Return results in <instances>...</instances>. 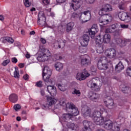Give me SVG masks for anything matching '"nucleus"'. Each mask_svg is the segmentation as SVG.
Returning <instances> with one entry per match:
<instances>
[{"instance_id":"obj_1","label":"nucleus","mask_w":131,"mask_h":131,"mask_svg":"<svg viewBox=\"0 0 131 131\" xmlns=\"http://www.w3.org/2000/svg\"><path fill=\"white\" fill-rule=\"evenodd\" d=\"M88 86L95 92H99L100 88L102 86V82L99 78H93L88 82Z\"/></svg>"},{"instance_id":"obj_2","label":"nucleus","mask_w":131,"mask_h":131,"mask_svg":"<svg viewBox=\"0 0 131 131\" xmlns=\"http://www.w3.org/2000/svg\"><path fill=\"white\" fill-rule=\"evenodd\" d=\"M40 52L41 53L39 54L37 57L38 61L40 62L41 61H48L51 57V52L48 49L45 48H41L39 49Z\"/></svg>"},{"instance_id":"obj_3","label":"nucleus","mask_w":131,"mask_h":131,"mask_svg":"<svg viewBox=\"0 0 131 131\" xmlns=\"http://www.w3.org/2000/svg\"><path fill=\"white\" fill-rule=\"evenodd\" d=\"M66 110L69 113H71L72 116H77L79 114L77 107L73 103H68L66 104Z\"/></svg>"},{"instance_id":"obj_4","label":"nucleus","mask_w":131,"mask_h":131,"mask_svg":"<svg viewBox=\"0 0 131 131\" xmlns=\"http://www.w3.org/2000/svg\"><path fill=\"white\" fill-rule=\"evenodd\" d=\"M101 16L99 18V22L102 25H100V27H104V25H107L108 23H109V18H111V15L108 14H103V15H100Z\"/></svg>"},{"instance_id":"obj_5","label":"nucleus","mask_w":131,"mask_h":131,"mask_svg":"<svg viewBox=\"0 0 131 131\" xmlns=\"http://www.w3.org/2000/svg\"><path fill=\"white\" fill-rule=\"evenodd\" d=\"M79 19L80 21H82L83 23H85L88 21L91 20V11L88 10L84 11L83 13L81 12V16L79 17Z\"/></svg>"},{"instance_id":"obj_6","label":"nucleus","mask_w":131,"mask_h":131,"mask_svg":"<svg viewBox=\"0 0 131 131\" xmlns=\"http://www.w3.org/2000/svg\"><path fill=\"white\" fill-rule=\"evenodd\" d=\"M118 17L121 21H124L126 23H128L130 21V16L128 12H120L118 15Z\"/></svg>"},{"instance_id":"obj_7","label":"nucleus","mask_w":131,"mask_h":131,"mask_svg":"<svg viewBox=\"0 0 131 131\" xmlns=\"http://www.w3.org/2000/svg\"><path fill=\"white\" fill-rule=\"evenodd\" d=\"M112 11V6L109 4H105L99 10V15H106V12H110Z\"/></svg>"},{"instance_id":"obj_8","label":"nucleus","mask_w":131,"mask_h":131,"mask_svg":"<svg viewBox=\"0 0 131 131\" xmlns=\"http://www.w3.org/2000/svg\"><path fill=\"white\" fill-rule=\"evenodd\" d=\"M90 75V74L88 72V71L84 70L82 73H78L77 74L76 79H78V80L81 81V80H84V79H85L86 77H89Z\"/></svg>"},{"instance_id":"obj_9","label":"nucleus","mask_w":131,"mask_h":131,"mask_svg":"<svg viewBox=\"0 0 131 131\" xmlns=\"http://www.w3.org/2000/svg\"><path fill=\"white\" fill-rule=\"evenodd\" d=\"M99 29L96 24H94L91 29L88 30V33L91 38H95V34L98 32Z\"/></svg>"},{"instance_id":"obj_10","label":"nucleus","mask_w":131,"mask_h":131,"mask_svg":"<svg viewBox=\"0 0 131 131\" xmlns=\"http://www.w3.org/2000/svg\"><path fill=\"white\" fill-rule=\"evenodd\" d=\"M82 5V0H72V3L71 5V7L73 8L74 11H77Z\"/></svg>"},{"instance_id":"obj_11","label":"nucleus","mask_w":131,"mask_h":131,"mask_svg":"<svg viewBox=\"0 0 131 131\" xmlns=\"http://www.w3.org/2000/svg\"><path fill=\"white\" fill-rule=\"evenodd\" d=\"M105 55L110 59H113L116 57V50L113 48L108 49L105 52Z\"/></svg>"},{"instance_id":"obj_12","label":"nucleus","mask_w":131,"mask_h":131,"mask_svg":"<svg viewBox=\"0 0 131 131\" xmlns=\"http://www.w3.org/2000/svg\"><path fill=\"white\" fill-rule=\"evenodd\" d=\"M104 103H107L106 106L108 109H112L114 107V101L110 96L105 97Z\"/></svg>"},{"instance_id":"obj_13","label":"nucleus","mask_w":131,"mask_h":131,"mask_svg":"<svg viewBox=\"0 0 131 131\" xmlns=\"http://www.w3.org/2000/svg\"><path fill=\"white\" fill-rule=\"evenodd\" d=\"M104 127L105 129L107 130H112V127L113 126V122L111 121L110 119H105V121H104Z\"/></svg>"},{"instance_id":"obj_14","label":"nucleus","mask_w":131,"mask_h":131,"mask_svg":"<svg viewBox=\"0 0 131 131\" xmlns=\"http://www.w3.org/2000/svg\"><path fill=\"white\" fill-rule=\"evenodd\" d=\"M89 35H90L89 32L83 35V40L81 42V46H82V47H87L89 45V41H90V36Z\"/></svg>"},{"instance_id":"obj_15","label":"nucleus","mask_w":131,"mask_h":131,"mask_svg":"<svg viewBox=\"0 0 131 131\" xmlns=\"http://www.w3.org/2000/svg\"><path fill=\"white\" fill-rule=\"evenodd\" d=\"M47 100L48 101V103H47L46 105H45V104H43L41 105V107L44 110H47L48 108L49 107H51V106H53L54 104H55V100L53 99V98L51 97H47Z\"/></svg>"},{"instance_id":"obj_16","label":"nucleus","mask_w":131,"mask_h":131,"mask_svg":"<svg viewBox=\"0 0 131 131\" xmlns=\"http://www.w3.org/2000/svg\"><path fill=\"white\" fill-rule=\"evenodd\" d=\"M47 91L52 97H55L57 95V89L54 86L48 85Z\"/></svg>"},{"instance_id":"obj_17","label":"nucleus","mask_w":131,"mask_h":131,"mask_svg":"<svg viewBox=\"0 0 131 131\" xmlns=\"http://www.w3.org/2000/svg\"><path fill=\"white\" fill-rule=\"evenodd\" d=\"M124 69V66L121 61H120L115 66V70L117 73H119Z\"/></svg>"},{"instance_id":"obj_18","label":"nucleus","mask_w":131,"mask_h":131,"mask_svg":"<svg viewBox=\"0 0 131 131\" xmlns=\"http://www.w3.org/2000/svg\"><path fill=\"white\" fill-rule=\"evenodd\" d=\"M45 75L47 76H51L52 75V71L48 68V66L45 67L42 71V77L45 78Z\"/></svg>"},{"instance_id":"obj_19","label":"nucleus","mask_w":131,"mask_h":131,"mask_svg":"<svg viewBox=\"0 0 131 131\" xmlns=\"http://www.w3.org/2000/svg\"><path fill=\"white\" fill-rule=\"evenodd\" d=\"M93 121L97 125H103L104 124V119L102 117H94Z\"/></svg>"},{"instance_id":"obj_20","label":"nucleus","mask_w":131,"mask_h":131,"mask_svg":"<svg viewBox=\"0 0 131 131\" xmlns=\"http://www.w3.org/2000/svg\"><path fill=\"white\" fill-rule=\"evenodd\" d=\"M102 40L105 43H109L111 40V36L109 34H102Z\"/></svg>"},{"instance_id":"obj_21","label":"nucleus","mask_w":131,"mask_h":131,"mask_svg":"<svg viewBox=\"0 0 131 131\" xmlns=\"http://www.w3.org/2000/svg\"><path fill=\"white\" fill-rule=\"evenodd\" d=\"M67 126L72 130H77L78 129V126L74 123L68 122L67 123Z\"/></svg>"},{"instance_id":"obj_22","label":"nucleus","mask_w":131,"mask_h":131,"mask_svg":"<svg viewBox=\"0 0 131 131\" xmlns=\"http://www.w3.org/2000/svg\"><path fill=\"white\" fill-rule=\"evenodd\" d=\"M9 99L11 103H16L18 101V95L16 94H12L9 96Z\"/></svg>"},{"instance_id":"obj_23","label":"nucleus","mask_w":131,"mask_h":131,"mask_svg":"<svg viewBox=\"0 0 131 131\" xmlns=\"http://www.w3.org/2000/svg\"><path fill=\"white\" fill-rule=\"evenodd\" d=\"M90 63L91 62L90 61V59H89V57H83L81 59V65L82 66H88Z\"/></svg>"},{"instance_id":"obj_24","label":"nucleus","mask_w":131,"mask_h":131,"mask_svg":"<svg viewBox=\"0 0 131 131\" xmlns=\"http://www.w3.org/2000/svg\"><path fill=\"white\" fill-rule=\"evenodd\" d=\"M120 89H121V91L124 94H128V93L130 92L129 88L124 84H122L120 85Z\"/></svg>"},{"instance_id":"obj_25","label":"nucleus","mask_w":131,"mask_h":131,"mask_svg":"<svg viewBox=\"0 0 131 131\" xmlns=\"http://www.w3.org/2000/svg\"><path fill=\"white\" fill-rule=\"evenodd\" d=\"M97 67L100 70H107L108 69V64L102 63L101 62L97 63Z\"/></svg>"},{"instance_id":"obj_26","label":"nucleus","mask_w":131,"mask_h":131,"mask_svg":"<svg viewBox=\"0 0 131 131\" xmlns=\"http://www.w3.org/2000/svg\"><path fill=\"white\" fill-rule=\"evenodd\" d=\"M95 40L96 45H101L103 43V38L102 37V33H101L99 36H96L95 38Z\"/></svg>"},{"instance_id":"obj_27","label":"nucleus","mask_w":131,"mask_h":131,"mask_svg":"<svg viewBox=\"0 0 131 131\" xmlns=\"http://www.w3.org/2000/svg\"><path fill=\"white\" fill-rule=\"evenodd\" d=\"M41 20H47L46 18V16H45V13L43 12L40 11L38 15V24H39V21H41Z\"/></svg>"},{"instance_id":"obj_28","label":"nucleus","mask_w":131,"mask_h":131,"mask_svg":"<svg viewBox=\"0 0 131 131\" xmlns=\"http://www.w3.org/2000/svg\"><path fill=\"white\" fill-rule=\"evenodd\" d=\"M74 26V23L73 22H70L67 25L66 31L67 32H70L73 29Z\"/></svg>"},{"instance_id":"obj_29","label":"nucleus","mask_w":131,"mask_h":131,"mask_svg":"<svg viewBox=\"0 0 131 131\" xmlns=\"http://www.w3.org/2000/svg\"><path fill=\"white\" fill-rule=\"evenodd\" d=\"M55 69L57 71H61L63 69V64L60 62H56L55 64Z\"/></svg>"},{"instance_id":"obj_30","label":"nucleus","mask_w":131,"mask_h":131,"mask_svg":"<svg viewBox=\"0 0 131 131\" xmlns=\"http://www.w3.org/2000/svg\"><path fill=\"white\" fill-rule=\"evenodd\" d=\"M88 97L92 101H94V100H97V98H98V95L96 93L91 92V93H89V94L88 95Z\"/></svg>"},{"instance_id":"obj_31","label":"nucleus","mask_w":131,"mask_h":131,"mask_svg":"<svg viewBox=\"0 0 131 131\" xmlns=\"http://www.w3.org/2000/svg\"><path fill=\"white\" fill-rule=\"evenodd\" d=\"M72 117H73L72 114H71L70 113L64 114L62 115V119L64 120V121H66V120H67L68 119H71Z\"/></svg>"},{"instance_id":"obj_32","label":"nucleus","mask_w":131,"mask_h":131,"mask_svg":"<svg viewBox=\"0 0 131 131\" xmlns=\"http://www.w3.org/2000/svg\"><path fill=\"white\" fill-rule=\"evenodd\" d=\"M96 51L98 54H102V53L104 52V47H103V45H98Z\"/></svg>"},{"instance_id":"obj_33","label":"nucleus","mask_w":131,"mask_h":131,"mask_svg":"<svg viewBox=\"0 0 131 131\" xmlns=\"http://www.w3.org/2000/svg\"><path fill=\"white\" fill-rule=\"evenodd\" d=\"M6 41H8V42H10V43H14V39L10 37H4V39L3 41V42L6 43Z\"/></svg>"},{"instance_id":"obj_34","label":"nucleus","mask_w":131,"mask_h":131,"mask_svg":"<svg viewBox=\"0 0 131 131\" xmlns=\"http://www.w3.org/2000/svg\"><path fill=\"white\" fill-rule=\"evenodd\" d=\"M62 45L63 46H65V44H64V43L57 41L54 43V46L55 47V49H61V47Z\"/></svg>"},{"instance_id":"obj_35","label":"nucleus","mask_w":131,"mask_h":131,"mask_svg":"<svg viewBox=\"0 0 131 131\" xmlns=\"http://www.w3.org/2000/svg\"><path fill=\"white\" fill-rule=\"evenodd\" d=\"M15 71L14 72V77L15 78H20V75L19 74V69H18V67H15Z\"/></svg>"},{"instance_id":"obj_36","label":"nucleus","mask_w":131,"mask_h":131,"mask_svg":"<svg viewBox=\"0 0 131 131\" xmlns=\"http://www.w3.org/2000/svg\"><path fill=\"white\" fill-rule=\"evenodd\" d=\"M101 115H102V114L101 113V112L98 111H95L93 114V118H95V117H97V118L102 117Z\"/></svg>"},{"instance_id":"obj_37","label":"nucleus","mask_w":131,"mask_h":131,"mask_svg":"<svg viewBox=\"0 0 131 131\" xmlns=\"http://www.w3.org/2000/svg\"><path fill=\"white\" fill-rule=\"evenodd\" d=\"M43 79L44 80V81L46 82V84H47V83H53V81L54 80V79H51L50 78V76H47L46 78H43Z\"/></svg>"},{"instance_id":"obj_38","label":"nucleus","mask_w":131,"mask_h":131,"mask_svg":"<svg viewBox=\"0 0 131 131\" xmlns=\"http://www.w3.org/2000/svg\"><path fill=\"white\" fill-rule=\"evenodd\" d=\"M102 63V64H106L108 63V60H107V57L105 56H102L100 58V60L98 61L99 62Z\"/></svg>"},{"instance_id":"obj_39","label":"nucleus","mask_w":131,"mask_h":131,"mask_svg":"<svg viewBox=\"0 0 131 131\" xmlns=\"http://www.w3.org/2000/svg\"><path fill=\"white\" fill-rule=\"evenodd\" d=\"M122 29H118L114 31V36H119L121 34Z\"/></svg>"},{"instance_id":"obj_40","label":"nucleus","mask_w":131,"mask_h":131,"mask_svg":"<svg viewBox=\"0 0 131 131\" xmlns=\"http://www.w3.org/2000/svg\"><path fill=\"white\" fill-rule=\"evenodd\" d=\"M84 111L85 112H84V114L86 116H90V114H91V110H90L89 109L83 107L82 108V111Z\"/></svg>"},{"instance_id":"obj_41","label":"nucleus","mask_w":131,"mask_h":131,"mask_svg":"<svg viewBox=\"0 0 131 131\" xmlns=\"http://www.w3.org/2000/svg\"><path fill=\"white\" fill-rule=\"evenodd\" d=\"M83 125L84 126V128L86 129V128H90V122L89 121H83Z\"/></svg>"},{"instance_id":"obj_42","label":"nucleus","mask_w":131,"mask_h":131,"mask_svg":"<svg viewBox=\"0 0 131 131\" xmlns=\"http://www.w3.org/2000/svg\"><path fill=\"white\" fill-rule=\"evenodd\" d=\"M81 12L79 13L74 12L72 14V18H74V19H77V18H79V17H80L81 16Z\"/></svg>"},{"instance_id":"obj_43","label":"nucleus","mask_w":131,"mask_h":131,"mask_svg":"<svg viewBox=\"0 0 131 131\" xmlns=\"http://www.w3.org/2000/svg\"><path fill=\"white\" fill-rule=\"evenodd\" d=\"M112 130L113 131H119L120 130V128L119 127V126L117 124H114L113 125V127L112 128Z\"/></svg>"},{"instance_id":"obj_44","label":"nucleus","mask_w":131,"mask_h":131,"mask_svg":"<svg viewBox=\"0 0 131 131\" xmlns=\"http://www.w3.org/2000/svg\"><path fill=\"white\" fill-rule=\"evenodd\" d=\"M46 20H41L39 21L38 25H40L41 26H47L48 25L46 23Z\"/></svg>"},{"instance_id":"obj_45","label":"nucleus","mask_w":131,"mask_h":131,"mask_svg":"<svg viewBox=\"0 0 131 131\" xmlns=\"http://www.w3.org/2000/svg\"><path fill=\"white\" fill-rule=\"evenodd\" d=\"M126 73L127 75L131 77V67H128L127 68L126 70Z\"/></svg>"},{"instance_id":"obj_46","label":"nucleus","mask_w":131,"mask_h":131,"mask_svg":"<svg viewBox=\"0 0 131 131\" xmlns=\"http://www.w3.org/2000/svg\"><path fill=\"white\" fill-rule=\"evenodd\" d=\"M84 48H85L84 46H80L79 47V52L81 53H85V49Z\"/></svg>"},{"instance_id":"obj_47","label":"nucleus","mask_w":131,"mask_h":131,"mask_svg":"<svg viewBox=\"0 0 131 131\" xmlns=\"http://www.w3.org/2000/svg\"><path fill=\"white\" fill-rule=\"evenodd\" d=\"M58 89L61 92H65V91L67 90L66 88H65L64 86H62L60 84H58Z\"/></svg>"},{"instance_id":"obj_48","label":"nucleus","mask_w":131,"mask_h":131,"mask_svg":"<svg viewBox=\"0 0 131 131\" xmlns=\"http://www.w3.org/2000/svg\"><path fill=\"white\" fill-rule=\"evenodd\" d=\"M25 6L28 8V7H30L31 6V3L29 2V0H24Z\"/></svg>"},{"instance_id":"obj_49","label":"nucleus","mask_w":131,"mask_h":131,"mask_svg":"<svg viewBox=\"0 0 131 131\" xmlns=\"http://www.w3.org/2000/svg\"><path fill=\"white\" fill-rule=\"evenodd\" d=\"M127 42V40H122V42L120 44V47L123 48V47H125L126 46V43Z\"/></svg>"},{"instance_id":"obj_50","label":"nucleus","mask_w":131,"mask_h":131,"mask_svg":"<svg viewBox=\"0 0 131 131\" xmlns=\"http://www.w3.org/2000/svg\"><path fill=\"white\" fill-rule=\"evenodd\" d=\"M13 108L15 111H18V110H20V109H21V106L19 104H15L13 106Z\"/></svg>"},{"instance_id":"obj_51","label":"nucleus","mask_w":131,"mask_h":131,"mask_svg":"<svg viewBox=\"0 0 131 131\" xmlns=\"http://www.w3.org/2000/svg\"><path fill=\"white\" fill-rule=\"evenodd\" d=\"M116 43H118V45H120L122 41V39L120 38H117L115 39Z\"/></svg>"},{"instance_id":"obj_52","label":"nucleus","mask_w":131,"mask_h":131,"mask_svg":"<svg viewBox=\"0 0 131 131\" xmlns=\"http://www.w3.org/2000/svg\"><path fill=\"white\" fill-rule=\"evenodd\" d=\"M119 8L120 9V10H122L123 11H124V10H125V8L124 7V4L122 3L119 5Z\"/></svg>"},{"instance_id":"obj_53","label":"nucleus","mask_w":131,"mask_h":131,"mask_svg":"<svg viewBox=\"0 0 131 131\" xmlns=\"http://www.w3.org/2000/svg\"><path fill=\"white\" fill-rule=\"evenodd\" d=\"M9 63H10L9 59H7L4 61L2 63V64L3 65V66H7V65H8Z\"/></svg>"},{"instance_id":"obj_54","label":"nucleus","mask_w":131,"mask_h":131,"mask_svg":"<svg viewBox=\"0 0 131 131\" xmlns=\"http://www.w3.org/2000/svg\"><path fill=\"white\" fill-rule=\"evenodd\" d=\"M128 25H124V24H122L120 25V27L121 28H122L123 29H127L128 28Z\"/></svg>"},{"instance_id":"obj_55","label":"nucleus","mask_w":131,"mask_h":131,"mask_svg":"<svg viewBox=\"0 0 131 131\" xmlns=\"http://www.w3.org/2000/svg\"><path fill=\"white\" fill-rule=\"evenodd\" d=\"M72 94H75L76 95H80V92L79 91V90H77L75 89Z\"/></svg>"},{"instance_id":"obj_56","label":"nucleus","mask_w":131,"mask_h":131,"mask_svg":"<svg viewBox=\"0 0 131 131\" xmlns=\"http://www.w3.org/2000/svg\"><path fill=\"white\" fill-rule=\"evenodd\" d=\"M91 71L92 72H96L97 71V69L95 66H92L91 68Z\"/></svg>"},{"instance_id":"obj_57","label":"nucleus","mask_w":131,"mask_h":131,"mask_svg":"<svg viewBox=\"0 0 131 131\" xmlns=\"http://www.w3.org/2000/svg\"><path fill=\"white\" fill-rule=\"evenodd\" d=\"M85 1L87 4H90L91 5H92L94 4V3H95V0H85Z\"/></svg>"},{"instance_id":"obj_58","label":"nucleus","mask_w":131,"mask_h":131,"mask_svg":"<svg viewBox=\"0 0 131 131\" xmlns=\"http://www.w3.org/2000/svg\"><path fill=\"white\" fill-rule=\"evenodd\" d=\"M41 83H42V81H39L38 82H37L36 85L38 86L39 88H41V86H42Z\"/></svg>"},{"instance_id":"obj_59","label":"nucleus","mask_w":131,"mask_h":131,"mask_svg":"<svg viewBox=\"0 0 131 131\" xmlns=\"http://www.w3.org/2000/svg\"><path fill=\"white\" fill-rule=\"evenodd\" d=\"M64 29L63 28V27L60 26L58 27V31H60L61 33L64 32Z\"/></svg>"},{"instance_id":"obj_60","label":"nucleus","mask_w":131,"mask_h":131,"mask_svg":"<svg viewBox=\"0 0 131 131\" xmlns=\"http://www.w3.org/2000/svg\"><path fill=\"white\" fill-rule=\"evenodd\" d=\"M12 63H17L18 62V59H17V58L16 57H13L12 58L11 60Z\"/></svg>"},{"instance_id":"obj_61","label":"nucleus","mask_w":131,"mask_h":131,"mask_svg":"<svg viewBox=\"0 0 131 131\" xmlns=\"http://www.w3.org/2000/svg\"><path fill=\"white\" fill-rule=\"evenodd\" d=\"M112 31V30H111V29L107 28L105 30V33L108 34V33H111Z\"/></svg>"},{"instance_id":"obj_62","label":"nucleus","mask_w":131,"mask_h":131,"mask_svg":"<svg viewBox=\"0 0 131 131\" xmlns=\"http://www.w3.org/2000/svg\"><path fill=\"white\" fill-rule=\"evenodd\" d=\"M111 3L113 5H116L118 4V0H112Z\"/></svg>"},{"instance_id":"obj_63","label":"nucleus","mask_w":131,"mask_h":131,"mask_svg":"<svg viewBox=\"0 0 131 131\" xmlns=\"http://www.w3.org/2000/svg\"><path fill=\"white\" fill-rule=\"evenodd\" d=\"M42 3L44 5H49L50 4L49 0H42Z\"/></svg>"},{"instance_id":"obj_64","label":"nucleus","mask_w":131,"mask_h":131,"mask_svg":"<svg viewBox=\"0 0 131 131\" xmlns=\"http://www.w3.org/2000/svg\"><path fill=\"white\" fill-rule=\"evenodd\" d=\"M99 108L100 109V111H103V110H105V108H104V106H103V105H100Z\"/></svg>"}]
</instances>
